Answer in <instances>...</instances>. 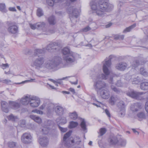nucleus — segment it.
<instances>
[{"label":"nucleus","instance_id":"nucleus-27","mask_svg":"<svg viewBox=\"0 0 148 148\" xmlns=\"http://www.w3.org/2000/svg\"><path fill=\"white\" fill-rule=\"evenodd\" d=\"M48 21L49 24L51 25H54L56 23V18L53 16L49 17L48 18Z\"/></svg>","mask_w":148,"mask_h":148},{"label":"nucleus","instance_id":"nucleus-3","mask_svg":"<svg viewBox=\"0 0 148 148\" xmlns=\"http://www.w3.org/2000/svg\"><path fill=\"white\" fill-rule=\"evenodd\" d=\"M113 56H110L108 59L106 58L103 64V69L104 74H101L97 76V79L106 80L109 77L110 73V67L111 65V60Z\"/></svg>","mask_w":148,"mask_h":148},{"label":"nucleus","instance_id":"nucleus-7","mask_svg":"<svg viewBox=\"0 0 148 148\" xmlns=\"http://www.w3.org/2000/svg\"><path fill=\"white\" fill-rule=\"evenodd\" d=\"M144 94L143 92H137L133 90H130L127 93V95L133 98L141 100L143 98L141 96Z\"/></svg>","mask_w":148,"mask_h":148},{"label":"nucleus","instance_id":"nucleus-50","mask_svg":"<svg viewBox=\"0 0 148 148\" xmlns=\"http://www.w3.org/2000/svg\"><path fill=\"white\" fill-rule=\"evenodd\" d=\"M120 111L119 114H120L121 116H123L125 115V108H123L122 109H120Z\"/></svg>","mask_w":148,"mask_h":148},{"label":"nucleus","instance_id":"nucleus-38","mask_svg":"<svg viewBox=\"0 0 148 148\" xmlns=\"http://www.w3.org/2000/svg\"><path fill=\"white\" fill-rule=\"evenodd\" d=\"M8 120L12 121H14L18 119V118L16 116H14L12 114H11L8 117Z\"/></svg>","mask_w":148,"mask_h":148},{"label":"nucleus","instance_id":"nucleus-14","mask_svg":"<svg viewBox=\"0 0 148 148\" xmlns=\"http://www.w3.org/2000/svg\"><path fill=\"white\" fill-rule=\"evenodd\" d=\"M100 95L102 98L104 99H107L110 97V92L107 90L103 89L100 91Z\"/></svg>","mask_w":148,"mask_h":148},{"label":"nucleus","instance_id":"nucleus-15","mask_svg":"<svg viewBox=\"0 0 148 148\" xmlns=\"http://www.w3.org/2000/svg\"><path fill=\"white\" fill-rule=\"evenodd\" d=\"M127 64L125 62H120L117 64L115 66L116 69L121 71H124L127 67Z\"/></svg>","mask_w":148,"mask_h":148},{"label":"nucleus","instance_id":"nucleus-12","mask_svg":"<svg viewBox=\"0 0 148 148\" xmlns=\"http://www.w3.org/2000/svg\"><path fill=\"white\" fill-rule=\"evenodd\" d=\"M119 139L120 136H111L108 139V141L111 145H115L117 144L118 145Z\"/></svg>","mask_w":148,"mask_h":148},{"label":"nucleus","instance_id":"nucleus-51","mask_svg":"<svg viewBox=\"0 0 148 148\" xmlns=\"http://www.w3.org/2000/svg\"><path fill=\"white\" fill-rule=\"evenodd\" d=\"M8 144V146L10 147H13L16 146V143L12 141L9 142Z\"/></svg>","mask_w":148,"mask_h":148},{"label":"nucleus","instance_id":"nucleus-4","mask_svg":"<svg viewBox=\"0 0 148 148\" xmlns=\"http://www.w3.org/2000/svg\"><path fill=\"white\" fill-rule=\"evenodd\" d=\"M72 132L69 131L66 133L64 135L63 138V143L65 145L68 147H69L71 145V143H75L76 144H79L81 142V140L78 136H76L74 140H70L69 137L70 136Z\"/></svg>","mask_w":148,"mask_h":148},{"label":"nucleus","instance_id":"nucleus-24","mask_svg":"<svg viewBox=\"0 0 148 148\" xmlns=\"http://www.w3.org/2000/svg\"><path fill=\"white\" fill-rule=\"evenodd\" d=\"M9 105L12 108L14 109H16L20 107V104L15 101H9Z\"/></svg>","mask_w":148,"mask_h":148},{"label":"nucleus","instance_id":"nucleus-47","mask_svg":"<svg viewBox=\"0 0 148 148\" xmlns=\"http://www.w3.org/2000/svg\"><path fill=\"white\" fill-rule=\"evenodd\" d=\"M137 116L140 119H143L145 118L144 113L143 112H141L137 114Z\"/></svg>","mask_w":148,"mask_h":148},{"label":"nucleus","instance_id":"nucleus-53","mask_svg":"<svg viewBox=\"0 0 148 148\" xmlns=\"http://www.w3.org/2000/svg\"><path fill=\"white\" fill-rule=\"evenodd\" d=\"M58 127L60 130L63 132H65L67 130L66 128H63L58 125Z\"/></svg>","mask_w":148,"mask_h":148},{"label":"nucleus","instance_id":"nucleus-37","mask_svg":"<svg viewBox=\"0 0 148 148\" xmlns=\"http://www.w3.org/2000/svg\"><path fill=\"white\" fill-rule=\"evenodd\" d=\"M118 145H120L121 146H124L125 145L126 143L125 140L121 138L120 137Z\"/></svg>","mask_w":148,"mask_h":148},{"label":"nucleus","instance_id":"nucleus-5","mask_svg":"<svg viewBox=\"0 0 148 148\" xmlns=\"http://www.w3.org/2000/svg\"><path fill=\"white\" fill-rule=\"evenodd\" d=\"M67 11L69 14V16L71 17L70 18L71 22L73 23L74 24L76 23V20L73 18L74 17L77 18L79 14V12L77 9H73V7L70 6L67 9Z\"/></svg>","mask_w":148,"mask_h":148},{"label":"nucleus","instance_id":"nucleus-45","mask_svg":"<svg viewBox=\"0 0 148 148\" xmlns=\"http://www.w3.org/2000/svg\"><path fill=\"white\" fill-rule=\"evenodd\" d=\"M35 79H31L29 80H26L24 81H23L21 83H17L18 84H24L27 82H35Z\"/></svg>","mask_w":148,"mask_h":148},{"label":"nucleus","instance_id":"nucleus-25","mask_svg":"<svg viewBox=\"0 0 148 148\" xmlns=\"http://www.w3.org/2000/svg\"><path fill=\"white\" fill-rule=\"evenodd\" d=\"M29 117L35 122L38 123H40L42 122V119L38 116H36L34 115H30Z\"/></svg>","mask_w":148,"mask_h":148},{"label":"nucleus","instance_id":"nucleus-9","mask_svg":"<svg viewBox=\"0 0 148 148\" xmlns=\"http://www.w3.org/2000/svg\"><path fill=\"white\" fill-rule=\"evenodd\" d=\"M32 136L29 133H25L21 136V141L25 144L31 143L32 141Z\"/></svg>","mask_w":148,"mask_h":148},{"label":"nucleus","instance_id":"nucleus-13","mask_svg":"<svg viewBox=\"0 0 148 148\" xmlns=\"http://www.w3.org/2000/svg\"><path fill=\"white\" fill-rule=\"evenodd\" d=\"M39 142L40 145L42 147H46L49 143V140L46 136H42L39 138Z\"/></svg>","mask_w":148,"mask_h":148},{"label":"nucleus","instance_id":"nucleus-56","mask_svg":"<svg viewBox=\"0 0 148 148\" xmlns=\"http://www.w3.org/2000/svg\"><path fill=\"white\" fill-rule=\"evenodd\" d=\"M111 88L115 92H119V90L118 89L113 85H111Z\"/></svg>","mask_w":148,"mask_h":148},{"label":"nucleus","instance_id":"nucleus-20","mask_svg":"<svg viewBox=\"0 0 148 148\" xmlns=\"http://www.w3.org/2000/svg\"><path fill=\"white\" fill-rule=\"evenodd\" d=\"M119 100V98L116 96H111L109 99V103L111 105H114L116 102Z\"/></svg>","mask_w":148,"mask_h":148},{"label":"nucleus","instance_id":"nucleus-28","mask_svg":"<svg viewBox=\"0 0 148 148\" xmlns=\"http://www.w3.org/2000/svg\"><path fill=\"white\" fill-rule=\"evenodd\" d=\"M141 81L140 78L139 76L134 77V76L132 79V83L133 84H137Z\"/></svg>","mask_w":148,"mask_h":148},{"label":"nucleus","instance_id":"nucleus-17","mask_svg":"<svg viewBox=\"0 0 148 148\" xmlns=\"http://www.w3.org/2000/svg\"><path fill=\"white\" fill-rule=\"evenodd\" d=\"M9 27L8 28V31L10 32L12 34H15L18 31L17 27L14 25H12L11 24H9Z\"/></svg>","mask_w":148,"mask_h":148},{"label":"nucleus","instance_id":"nucleus-35","mask_svg":"<svg viewBox=\"0 0 148 148\" xmlns=\"http://www.w3.org/2000/svg\"><path fill=\"white\" fill-rule=\"evenodd\" d=\"M37 29H42L45 25V23L44 22H39L37 23Z\"/></svg>","mask_w":148,"mask_h":148},{"label":"nucleus","instance_id":"nucleus-61","mask_svg":"<svg viewBox=\"0 0 148 148\" xmlns=\"http://www.w3.org/2000/svg\"><path fill=\"white\" fill-rule=\"evenodd\" d=\"M116 84L117 86L119 87H121L122 85V84L121 83V81H117V82Z\"/></svg>","mask_w":148,"mask_h":148},{"label":"nucleus","instance_id":"nucleus-18","mask_svg":"<svg viewBox=\"0 0 148 148\" xmlns=\"http://www.w3.org/2000/svg\"><path fill=\"white\" fill-rule=\"evenodd\" d=\"M64 108L60 106H56L55 107V111L57 115L61 116L63 115L64 113Z\"/></svg>","mask_w":148,"mask_h":148},{"label":"nucleus","instance_id":"nucleus-10","mask_svg":"<svg viewBox=\"0 0 148 148\" xmlns=\"http://www.w3.org/2000/svg\"><path fill=\"white\" fill-rule=\"evenodd\" d=\"M93 86L96 90H101L102 88H106L107 85L104 81L98 80L94 82Z\"/></svg>","mask_w":148,"mask_h":148},{"label":"nucleus","instance_id":"nucleus-40","mask_svg":"<svg viewBox=\"0 0 148 148\" xmlns=\"http://www.w3.org/2000/svg\"><path fill=\"white\" fill-rule=\"evenodd\" d=\"M37 15L39 17H40L43 15L42 10L40 8H39L37 10Z\"/></svg>","mask_w":148,"mask_h":148},{"label":"nucleus","instance_id":"nucleus-59","mask_svg":"<svg viewBox=\"0 0 148 148\" xmlns=\"http://www.w3.org/2000/svg\"><path fill=\"white\" fill-rule=\"evenodd\" d=\"M1 66L2 67V68L3 69H6V68H8L9 67V65L7 63L5 64H2Z\"/></svg>","mask_w":148,"mask_h":148},{"label":"nucleus","instance_id":"nucleus-21","mask_svg":"<svg viewBox=\"0 0 148 148\" xmlns=\"http://www.w3.org/2000/svg\"><path fill=\"white\" fill-rule=\"evenodd\" d=\"M31 96L28 97L26 96L22 97L20 100V103L23 105H27L29 102L30 97Z\"/></svg>","mask_w":148,"mask_h":148},{"label":"nucleus","instance_id":"nucleus-64","mask_svg":"<svg viewBox=\"0 0 148 148\" xmlns=\"http://www.w3.org/2000/svg\"><path fill=\"white\" fill-rule=\"evenodd\" d=\"M132 130L134 133L136 135H138L139 134V132L136 131L135 129H132Z\"/></svg>","mask_w":148,"mask_h":148},{"label":"nucleus","instance_id":"nucleus-33","mask_svg":"<svg viewBox=\"0 0 148 148\" xmlns=\"http://www.w3.org/2000/svg\"><path fill=\"white\" fill-rule=\"evenodd\" d=\"M53 124V123L52 121L51 120H47L46 121L44 124V125L46 127H49L50 129L51 128Z\"/></svg>","mask_w":148,"mask_h":148},{"label":"nucleus","instance_id":"nucleus-58","mask_svg":"<svg viewBox=\"0 0 148 148\" xmlns=\"http://www.w3.org/2000/svg\"><path fill=\"white\" fill-rule=\"evenodd\" d=\"M91 42V44H92V45L93 46H95L98 44V42L97 41H95L94 40H92Z\"/></svg>","mask_w":148,"mask_h":148},{"label":"nucleus","instance_id":"nucleus-34","mask_svg":"<svg viewBox=\"0 0 148 148\" xmlns=\"http://www.w3.org/2000/svg\"><path fill=\"white\" fill-rule=\"evenodd\" d=\"M62 53L64 56H65L68 55L70 53H71V52H70V50L69 48L65 47L62 50Z\"/></svg>","mask_w":148,"mask_h":148},{"label":"nucleus","instance_id":"nucleus-41","mask_svg":"<svg viewBox=\"0 0 148 148\" xmlns=\"http://www.w3.org/2000/svg\"><path fill=\"white\" fill-rule=\"evenodd\" d=\"M0 10L2 12L5 13L7 11L4 4H0Z\"/></svg>","mask_w":148,"mask_h":148},{"label":"nucleus","instance_id":"nucleus-46","mask_svg":"<svg viewBox=\"0 0 148 148\" xmlns=\"http://www.w3.org/2000/svg\"><path fill=\"white\" fill-rule=\"evenodd\" d=\"M54 0H47V4L50 6H53L56 3Z\"/></svg>","mask_w":148,"mask_h":148},{"label":"nucleus","instance_id":"nucleus-8","mask_svg":"<svg viewBox=\"0 0 148 148\" xmlns=\"http://www.w3.org/2000/svg\"><path fill=\"white\" fill-rule=\"evenodd\" d=\"M29 104L33 107H36L39 106L40 103V100L35 96H31L30 97Z\"/></svg>","mask_w":148,"mask_h":148},{"label":"nucleus","instance_id":"nucleus-60","mask_svg":"<svg viewBox=\"0 0 148 148\" xmlns=\"http://www.w3.org/2000/svg\"><path fill=\"white\" fill-rule=\"evenodd\" d=\"M105 112L106 114L109 117H110V114L109 111L107 109L105 110Z\"/></svg>","mask_w":148,"mask_h":148},{"label":"nucleus","instance_id":"nucleus-57","mask_svg":"<svg viewBox=\"0 0 148 148\" xmlns=\"http://www.w3.org/2000/svg\"><path fill=\"white\" fill-rule=\"evenodd\" d=\"M91 29V28L88 26H87L83 29V31L84 32H87Z\"/></svg>","mask_w":148,"mask_h":148},{"label":"nucleus","instance_id":"nucleus-22","mask_svg":"<svg viewBox=\"0 0 148 148\" xmlns=\"http://www.w3.org/2000/svg\"><path fill=\"white\" fill-rule=\"evenodd\" d=\"M55 105L52 103H50L48 104L47 107V112L49 113H51L53 112L55 109Z\"/></svg>","mask_w":148,"mask_h":148},{"label":"nucleus","instance_id":"nucleus-2","mask_svg":"<svg viewBox=\"0 0 148 148\" xmlns=\"http://www.w3.org/2000/svg\"><path fill=\"white\" fill-rule=\"evenodd\" d=\"M90 4L91 9L94 11L93 13L100 17L103 16L105 12L110 11L113 8L108 0H97L91 2Z\"/></svg>","mask_w":148,"mask_h":148},{"label":"nucleus","instance_id":"nucleus-39","mask_svg":"<svg viewBox=\"0 0 148 148\" xmlns=\"http://www.w3.org/2000/svg\"><path fill=\"white\" fill-rule=\"evenodd\" d=\"M124 37V35H120L119 34H117L114 36V39L116 40H123V39Z\"/></svg>","mask_w":148,"mask_h":148},{"label":"nucleus","instance_id":"nucleus-48","mask_svg":"<svg viewBox=\"0 0 148 148\" xmlns=\"http://www.w3.org/2000/svg\"><path fill=\"white\" fill-rule=\"evenodd\" d=\"M140 64V63L138 60L134 61L132 64V66L134 67H136Z\"/></svg>","mask_w":148,"mask_h":148},{"label":"nucleus","instance_id":"nucleus-1","mask_svg":"<svg viewBox=\"0 0 148 148\" xmlns=\"http://www.w3.org/2000/svg\"><path fill=\"white\" fill-rule=\"evenodd\" d=\"M61 60L60 57L56 56L51 59H49L44 63L45 57L40 56L33 61L32 66L40 71L46 72L47 70L54 69L58 66L61 62Z\"/></svg>","mask_w":148,"mask_h":148},{"label":"nucleus","instance_id":"nucleus-32","mask_svg":"<svg viewBox=\"0 0 148 148\" xmlns=\"http://www.w3.org/2000/svg\"><path fill=\"white\" fill-rule=\"evenodd\" d=\"M50 129V127H46L44 125L42 129V132L43 134H47Z\"/></svg>","mask_w":148,"mask_h":148},{"label":"nucleus","instance_id":"nucleus-42","mask_svg":"<svg viewBox=\"0 0 148 148\" xmlns=\"http://www.w3.org/2000/svg\"><path fill=\"white\" fill-rule=\"evenodd\" d=\"M140 74L144 76H147L148 73L146 72L145 69L143 68H141L140 69Z\"/></svg>","mask_w":148,"mask_h":148},{"label":"nucleus","instance_id":"nucleus-44","mask_svg":"<svg viewBox=\"0 0 148 148\" xmlns=\"http://www.w3.org/2000/svg\"><path fill=\"white\" fill-rule=\"evenodd\" d=\"M1 82L7 85H11L12 84L11 81L9 79H4L1 81Z\"/></svg>","mask_w":148,"mask_h":148},{"label":"nucleus","instance_id":"nucleus-36","mask_svg":"<svg viewBox=\"0 0 148 148\" xmlns=\"http://www.w3.org/2000/svg\"><path fill=\"white\" fill-rule=\"evenodd\" d=\"M78 125L77 122L73 121H71L70 122L69 128H72L77 127Z\"/></svg>","mask_w":148,"mask_h":148},{"label":"nucleus","instance_id":"nucleus-54","mask_svg":"<svg viewBox=\"0 0 148 148\" xmlns=\"http://www.w3.org/2000/svg\"><path fill=\"white\" fill-rule=\"evenodd\" d=\"M60 123L63 124H64L66 123V117H63L60 120Z\"/></svg>","mask_w":148,"mask_h":148},{"label":"nucleus","instance_id":"nucleus-30","mask_svg":"<svg viewBox=\"0 0 148 148\" xmlns=\"http://www.w3.org/2000/svg\"><path fill=\"white\" fill-rule=\"evenodd\" d=\"M141 89L143 90H148V82H143L141 83L140 85Z\"/></svg>","mask_w":148,"mask_h":148},{"label":"nucleus","instance_id":"nucleus-19","mask_svg":"<svg viewBox=\"0 0 148 148\" xmlns=\"http://www.w3.org/2000/svg\"><path fill=\"white\" fill-rule=\"evenodd\" d=\"M2 110L5 113L9 112L8 103L5 101H2L1 102Z\"/></svg>","mask_w":148,"mask_h":148},{"label":"nucleus","instance_id":"nucleus-29","mask_svg":"<svg viewBox=\"0 0 148 148\" xmlns=\"http://www.w3.org/2000/svg\"><path fill=\"white\" fill-rule=\"evenodd\" d=\"M44 48L42 49H36L34 51V54L35 56H38L40 54L44 53H45Z\"/></svg>","mask_w":148,"mask_h":148},{"label":"nucleus","instance_id":"nucleus-63","mask_svg":"<svg viewBox=\"0 0 148 148\" xmlns=\"http://www.w3.org/2000/svg\"><path fill=\"white\" fill-rule=\"evenodd\" d=\"M9 10L10 11H16V10L14 7H10L9 8Z\"/></svg>","mask_w":148,"mask_h":148},{"label":"nucleus","instance_id":"nucleus-16","mask_svg":"<svg viewBox=\"0 0 148 148\" xmlns=\"http://www.w3.org/2000/svg\"><path fill=\"white\" fill-rule=\"evenodd\" d=\"M142 104L141 103H136L131 105L130 109L133 112L138 111L139 109H141L142 108Z\"/></svg>","mask_w":148,"mask_h":148},{"label":"nucleus","instance_id":"nucleus-31","mask_svg":"<svg viewBox=\"0 0 148 148\" xmlns=\"http://www.w3.org/2000/svg\"><path fill=\"white\" fill-rule=\"evenodd\" d=\"M136 26V24L134 23L129 27L126 28L123 30V33H126L127 32H130L132 29L135 27Z\"/></svg>","mask_w":148,"mask_h":148},{"label":"nucleus","instance_id":"nucleus-6","mask_svg":"<svg viewBox=\"0 0 148 148\" xmlns=\"http://www.w3.org/2000/svg\"><path fill=\"white\" fill-rule=\"evenodd\" d=\"M77 54L72 52H71L68 55L64 56L63 58L68 64H71L76 62Z\"/></svg>","mask_w":148,"mask_h":148},{"label":"nucleus","instance_id":"nucleus-11","mask_svg":"<svg viewBox=\"0 0 148 148\" xmlns=\"http://www.w3.org/2000/svg\"><path fill=\"white\" fill-rule=\"evenodd\" d=\"M59 49L58 44L56 42L51 43L48 45L46 47V49L49 52H55L57 49Z\"/></svg>","mask_w":148,"mask_h":148},{"label":"nucleus","instance_id":"nucleus-43","mask_svg":"<svg viewBox=\"0 0 148 148\" xmlns=\"http://www.w3.org/2000/svg\"><path fill=\"white\" fill-rule=\"evenodd\" d=\"M118 106L119 109L125 108V103L123 101H121L118 103Z\"/></svg>","mask_w":148,"mask_h":148},{"label":"nucleus","instance_id":"nucleus-49","mask_svg":"<svg viewBox=\"0 0 148 148\" xmlns=\"http://www.w3.org/2000/svg\"><path fill=\"white\" fill-rule=\"evenodd\" d=\"M133 76H131L129 74H126L125 75V79L127 81H129L130 79H132Z\"/></svg>","mask_w":148,"mask_h":148},{"label":"nucleus","instance_id":"nucleus-55","mask_svg":"<svg viewBox=\"0 0 148 148\" xmlns=\"http://www.w3.org/2000/svg\"><path fill=\"white\" fill-rule=\"evenodd\" d=\"M29 25L31 28L32 29H37V23L34 24H30Z\"/></svg>","mask_w":148,"mask_h":148},{"label":"nucleus","instance_id":"nucleus-26","mask_svg":"<svg viewBox=\"0 0 148 148\" xmlns=\"http://www.w3.org/2000/svg\"><path fill=\"white\" fill-rule=\"evenodd\" d=\"M69 116L71 119L73 120H76L77 119L79 120V118H80L78 116L77 114V112L75 111L69 113Z\"/></svg>","mask_w":148,"mask_h":148},{"label":"nucleus","instance_id":"nucleus-23","mask_svg":"<svg viewBox=\"0 0 148 148\" xmlns=\"http://www.w3.org/2000/svg\"><path fill=\"white\" fill-rule=\"evenodd\" d=\"M79 120L81 121L80 126L82 129L84 131L86 132L87 128L86 122L84 119L82 118H79Z\"/></svg>","mask_w":148,"mask_h":148},{"label":"nucleus","instance_id":"nucleus-62","mask_svg":"<svg viewBox=\"0 0 148 148\" xmlns=\"http://www.w3.org/2000/svg\"><path fill=\"white\" fill-rule=\"evenodd\" d=\"M145 107L146 112L148 113V101L146 103Z\"/></svg>","mask_w":148,"mask_h":148},{"label":"nucleus","instance_id":"nucleus-52","mask_svg":"<svg viewBox=\"0 0 148 148\" xmlns=\"http://www.w3.org/2000/svg\"><path fill=\"white\" fill-rule=\"evenodd\" d=\"M106 132V130L105 128H102L100 130V134L101 136L105 134Z\"/></svg>","mask_w":148,"mask_h":148}]
</instances>
